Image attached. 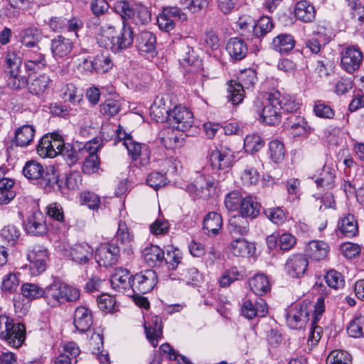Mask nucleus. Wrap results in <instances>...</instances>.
<instances>
[{
    "instance_id": "21",
    "label": "nucleus",
    "mask_w": 364,
    "mask_h": 364,
    "mask_svg": "<svg viewBox=\"0 0 364 364\" xmlns=\"http://www.w3.org/2000/svg\"><path fill=\"white\" fill-rule=\"evenodd\" d=\"M134 39L133 31L129 26L124 23L123 27L119 33L116 31L114 41L112 42L111 49L113 52L117 53L122 50L129 48Z\"/></svg>"
},
{
    "instance_id": "13",
    "label": "nucleus",
    "mask_w": 364,
    "mask_h": 364,
    "mask_svg": "<svg viewBox=\"0 0 364 364\" xmlns=\"http://www.w3.org/2000/svg\"><path fill=\"white\" fill-rule=\"evenodd\" d=\"M309 311L307 305L291 306L286 316L287 325L294 329L302 328L309 319Z\"/></svg>"
},
{
    "instance_id": "5",
    "label": "nucleus",
    "mask_w": 364,
    "mask_h": 364,
    "mask_svg": "<svg viewBox=\"0 0 364 364\" xmlns=\"http://www.w3.org/2000/svg\"><path fill=\"white\" fill-rule=\"evenodd\" d=\"M48 253L47 249L40 245H33L28 247L27 259L32 275L37 276L46 269Z\"/></svg>"
},
{
    "instance_id": "25",
    "label": "nucleus",
    "mask_w": 364,
    "mask_h": 364,
    "mask_svg": "<svg viewBox=\"0 0 364 364\" xmlns=\"http://www.w3.org/2000/svg\"><path fill=\"white\" fill-rule=\"evenodd\" d=\"M231 252L237 257H249L254 254L255 245L244 238L232 240L230 244Z\"/></svg>"
},
{
    "instance_id": "20",
    "label": "nucleus",
    "mask_w": 364,
    "mask_h": 364,
    "mask_svg": "<svg viewBox=\"0 0 364 364\" xmlns=\"http://www.w3.org/2000/svg\"><path fill=\"white\" fill-rule=\"evenodd\" d=\"M43 38L41 31L36 26L23 28L19 33V41L28 49L40 48L39 42Z\"/></svg>"
},
{
    "instance_id": "45",
    "label": "nucleus",
    "mask_w": 364,
    "mask_h": 364,
    "mask_svg": "<svg viewBox=\"0 0 364 364\" xmlns=\"http://www.w3.org/2000/svg\"><path fill=\"white\" fill-rule=\"evenodd\" d=\"M246 277L245 271L243 269H238L233 267L225 270L220 278L219 284L221 287H227L232 282Z\"/></svg>"
},
{
    "instance_id": "52",
    "label": "nucleus",
    "mask_w": 364,
    "mask_h": 364,
    "mask_svg": "<svg viewBox=\"0 0 364 364\" xmlns=\"http://www.w3.org/2000/svg\"><path fill=\"white\" fill-rule=\"evenodd\" d=\"M22 71L6 75V85L11 90H19L28 84V78Z\"/></svg>"
},
{
    "instance_id": "10",
    "label": "nucleus",
    "mask_w": 364,
    "mask_h": 364,
    "mask_svg": "<svg viewBox=\"0 0 364 364\" xmlns=\"http://www.w3.org/2000/svg\"><path fill=\"white\" fill-rule=\"evenodd\" d=\"M157 282L156 272L147 269L134 275L132 280V289L134 292L146 294L150 291Z\"/></svg>"
},
{
    "instance_id": "59",
    "label": "nucleus",
    "mask_w": 364,
    "mask_h": 364,
    "mask_svg": "<svg viewBox=\"0 0 364 364\" xmlns=\"http://www.w3.org/2000/svg\"><path fill=\"white\" fill-rule=\"evenodd\" d=\"M274 27L272 21L267 16H262L255 23L254 36L260 38L269 33Z\"/></svg>"
},
{
    "instance_id": "8",
    "label": "nucleus",
    "mask_w": 364,
    "mask_h": 364,
    "mask_svg": "<svg viewBox=\"0 0 364 364\" xmlns=\"http://www.w3.org/2000/svg\"><path fill=\"white\" fill-rule=\"evenodd\" d=\"M168 121L173 127L181 132H186L193 124V113L186 107L176 106L170 111Z\"/></svg>"
},
{
    "instance_id": "12",
    "label": "nucleus",
    "mask_w": 364,
    "mask_h": 364,
    "mask_svg": "<svg viewBox=\"0 0 364 364\" xmlns=\"http://www.w3.org/2000/svg\"><path fill=\"white\" fill-rule=\"evenodd\" d=\"M119 256V249L114 244H104L97 250L95 259L97 262L105 267L114 264Z\"/></svg>"
},
{
    "instance_id": "37",
    "label": "nucleus",
    "mask_w": 364,
    "mask_h": 364,
    "mask_svg": "<svg viewBox=\"0 0 364 364\" xmlns=\"http://www.w3.org/2000/svg\"><path fill=\"white\" fill-rule=\"evenodd\" d=\"M22 171L24 176L31 181L40 180L45 173L43 165L35 160L27 161Z\"/></svg>"
},
{
    "instance_id": "3",
    "label": "nucleus",
    "mask_w": 364,
    "mask_h": 364,
    "mask_svg": "<svg viewBox=\"0 0 364 364\" xmlns=\"http://www.w3.org/2000/svg\"><path fill=\"white\" fill-rule=\"evenodd\" d=\"M278 95L271 93L264 100L257 99L254 102L255 111L259 114L262 122L269 125H275L282 120V112L278 106Z\"/></svg>"
},
{
    "instance_id": "35",
    "label": "nucleus",
    "mask_w": 364,
    "mask_h": 364,
    "mask_svg": "<svg viewBox=\"0 0 364 364\" xmlns=\"http://www.w3.org/2000/svg\"><path fill=\"white\" fill-rule=\"evenodd\" d=\"M339 232L346 237H353L358 232V228L355 216L348 214L340 219L338 223Z\"/></svg>"
},
{
    "instance_id": "42",
    "label": "nucleus",
    "mask_w": 364,
    "mask_h": 364,
    "mask_svg": "<svg viewBox=\"0 0 364 364\" xmlns=\"http://www.w3.org/2000/svg\"><path fill=\"white\" fill-rule=\"evenodd\" d=\"M260 204L255 201L252 197L247 196L242 198L240 207V213L244 216L255 218L259 213Z\"/></svg>"
},
{
    "instance_id": "7",
    "label": "nucleus",
    "mask_w": 364,
    "mask_h": 364,
    "mask_svg": "<svg viewBox=\"0 0 364 364\" xmlns=\"http://www.w3.org/2000/svg\"><path fill=\"white\" fill-rule=\"evenodd\" d=\"M363 60V53L355 46H347L341 53V67L349 74H353L360 68Z\"/></svg>"
},
{
    "instance_id": "18",
    "label": "nucleus",
    "mask_w": 364,
    "mask_h": 364,
    "mask_svg": "<svg viewBox=\"0 0 364 364\" xmlns=\"http://www.w3.org/2000/svg\"><path fill=\"white\" fill-rule=\"evenodd\" d=\"M308 264V259L304 255H294L287 260L285 269L290 277L298 278L304 275Z\"/></svg>"
},
{
    "instance_id": "4",
    "label": "nucleus",
    "mask_w": 364,
    "mask_h": 364,
    "mask_svg": "<svg viewBox=\"0 0 364 364\" xmlns=\"http://www.w3.org/2000/svg\"><path fill=\"white\" fill-rule=\"evenodd\" d=\"M257 80V74L255 70L252 69L243 70L238 77V81L231 80L228 84L229 100L233 105L240 103L244 97L245 89L252 87Z\"/></svg>"
},
{
    "instance_id": "6",
    "label": "nucleus",
    "mask_w": 364,
    "mask_h": 364,
    "mask_svg": "<svg viewBox=\"0 0 364 364\" xmlns=\"http://www.w3.org/2000/svg\"><path fill=\"white\" fill-rule=\"evenodd\" d=\"M63 146L62 136L57 134H46L37 146V153L42 158H54L62 152Z\"/></svg>"
},
{
    "instance_id": "43",
    "label": "nucleus",
    "mask_w": 364,
    "mask_h": 364,
    "mask_svg": "<svg viewBox=\"0 0 364 364\" xmlns=\"http://www.w3.org/2000/svg\"><path fill=\"white\" fill-rule=\"evenodd\" d=\"M171 110L166 107L164 97H157L151 107V116L156 122H164L168 119V114Z\"/></svg>"
},
{
    "instance_id": "49",
    "label": "nucleus",
    "mask_w": 364,
    "mask_h": 364,
    "mask_svg": "<svg viewBox=\"0 0 364 364\" xmlns=\"http://www.w3.org/2000/svg\"><path fill=\"white\" fill-rule=\"evenodd\" d=\"M21 294L28 301H33L42 298L43 288L34 283H25L21 286Z\"/></svg>"
},
{
    "instance_id": "39",
    "label": "nucleus",
    "mask_w": 364,
    "mask_h": 364,
    "mask_svg": "<svg viewBox=\"0 0 364 364\" xmlns=\"http://www.w3.org/2000/svg\"><path fill=\"white\" fill-rule=\"evenodd\" d=\"M152 323L154 326H147L144 324V330L147 339L154 347H156L162 336L161 320L159 317L154 316Z\"/></svg>"
},
{
    "instance_id": "31",
    "label": "nucleus",
    "mask_w": 364,
    "mask_h": 364,
    "mask_svg": "<svg viewBox=\"0 0 364 364\" xmlns=\"http://www.w3.org/2000/svg\"><path fill=\"white\" fill-rule=\"evenodd\" d=\"M226 50L230 55L235 60H242L247 53V46L245 42L239 38H230L226 45Z\"/></svg>"
},
{
    "instance_id": "1",
    "label": "nucleus",
    "mask_w": 364,
    "mask_h": 364,
    "mask_svg": "<svg viewBox=\"0 0 364 364\" xmlns=\"http://www.w3.org/2000/svg\"><path fill=\"white\" fill-rule=\"evenodd\" d=\"M114 10L120 15L123 23L129 21L136 25H146L151 21V13L140 4L119 1L114 4Z\"/></svg>"
},
{
    "instance_id": "33",
    "label": "nucleus",
    "mask_w": 364,
    "mask_h": 364,
    "mask_svg": "<svg viewBox=\"0 0 364 364\" xmlns=\"http://www.w3.org/2000/svg\"><path fill=\"white\" fill-rule=\"evenodd\" d=\"M294 15L303 22H311L315 18L316 10L309 1H300L295 6Z\"/></svg>"
},
{
    "instance_id": "55",
    "label": "nucleus",
    "mask_w": 364,
    "mask_h": 364,
    "mask_svg": "<svg viewBox=\"0 0 364 364\" xmlns=\"http://www.w3.org/2000/svg\"><path fill=\"white\" fill-rule=\"evenodd\" d=\"M264 145V140L257 134L247 135L244 140V148L250 154L259 151Z\"/></svg>"
},
{
    "instance_id": "60",
    "label": "nucleus",
    "mask_w": 364,
    "mask_h": 364,
    "mask_svg": "<svg viewBox=\"0 0 364 364\" xmlns=\"http://www.w3.org/2000/svg\"><path fill=\"white\" fill-rule=\"evenodd\" d=\"M325 280L329 287L335 289L343 287L345 284L343 275L333 269L326 273Z\"/></svg>"
},
{
    "instance_id": "63",
    "label": "nucleus",
    "mask_w": 364,
    "mask_h": 364,
    "mask_svg": "<svg viewBox=\"0 0 364 364\" xmlns=\"http://www.w3.org/2000/svg\"><path fill=\"white\" fill-rule=\"evenodd\" d=\"M266 217L274 224L282 225L286 220V215L280 208H271L264 210Z\"/></svg>"
},
{
    "instance_id": "36",
    "label": "nucleus",
    "mask_w": 364,
    "mask_h": 364,
    "mask_svg": "<svg viewBox=\"0 0 364 364\" xmlns=\"http://www.w3.org/2000/svg\"><path fill=\"white\" fill-rule=\"evenodd\" d=\"M251 290L258 296H262L270 290V284L267 277L263 274H258L249 280Z\"/></svg>"
},
{
    "instance_id": "17",
    "label": "nucleus",
    "mask_w": 364,
    "mask_h": 364,
    "mask_svg": "<svg viewBox=\"0 0 364 364\" xmlns=\"http://www.w3.org/2000/svg\"><path fill=\"white\" fill-rule=\"evenodd\" d=\"M241 312L248 319H252L255 316L263 317L267 313V304L261 298L256 299L255 302L247 299L242 304Z\"/></svg>"
},
{
    "instance_id": "53",
    "label": "nucleus",
    "mask_w": 364,
    "mask_h": 364,
    "mask_svg": "<svg viewBox=\"0 0 364 364\" xmlns=\"http://www.w3.org/2000/svg\"><path fill=\"white\" fill-rule=\"evenodd\" d=\"M288 124L294 135L301 136L308 132L309 126L307 122L302 117H291L289 118Z\"/></svg>"
},
{
    "instance_id": "24",
    "label": "nucleus",
    "mask_w": 364,
    "mask_h": 364,
    "mask_svg": "<svg viewBox=\"0 0 364 364\" xmlns=\"http://www.w3.org/2000/svg\"><path fill=\"white\" fill-rule=\"evenodd\" d=\"M92 323L91 311L85 306H79L74 314V325L80 332L87 331Z\"/></svg>"
},
{
    "instance_id": "28",
    "label": "nucleus",
    "mask_w": 364,
    "mask_h": 364,
    "mask_svg": "<svg viewBox=\"0 0 364 364\" xmlns=\"http://www.w3.org/2000/svg\"><path fill=\"white\" fill-rule=\"evenodd\" d=\"M306 252L311 259L320 261L328 256L329 246L323 241H311L308 244Z\"/></svg>"
},
{
    "instance_id": "40",
    "label": "nucleus",
    "mask_w": 364,
    "mask_h": 364,
    "mask_svg": "<svg viewBox=\"0 0 364 364\" xmlns=\"http://www.w3.org/2000/svg\"><path fill=\"white\" fill-rule=\"evenodd\" d=\"M156 38L149 31H143L136 41L138 50L141 53H152L156 48Z\"/></svg>"
},
{
    "instance_id": "9",
    "label": "nucleus",
    "mask_w": 364,
    "mask_h": 364,
    "mask_svg": "<svg viewBox=\"0 0 364 364\" xmlns=\"http://www.w3.org/2000/svg\"><path fill=\"white\" fill-rule=\"evenodd\" d=\"M22 55L24 68L28 72H37L47 66L46 55L41 52V48L24 49Z\"/></svg>"
},
{
    "instance_id": "27",
    "label": "nucleus",
    "mask_w": 364,
    "mask_h": 364,
    "mask_svg": "<svg viewBox=\"0 0 364 364\" xmlns=\"http://www.w3.org/2000/svg\"><path fill=\"white\" fill-rule=\"evenodd\" d=\"M142 257L149 266L156 267L164 262V252L157 245H150L143 250Z\"/></svg>"
},
{
    "instance_id": "11",
    "label": "nucleus",
    "mask_w": 364,
    "mask_h": 364,
    "mask_svg": "<svg viewBox=\"0 0 364 364\" xmlns=\"http://www.w3.org/2000/svg\"><path fill=\"white\" fill-rule=\"evenodd\" d=\"M213 186L214 182L210 176L198 174L187 186V191L196 197L207 199L210 196Z\"/></svg>"
},
{
    "instance_id": "38",
    "label": "nucleus",
    "mask_w": 364,
    "mask_h": 364,
    "mask_svg": "<svg viewBox=\"0 0 364 364\" xmlns=\"http://www.w3.org/2000/svg\"><path fill=\"white\" fill-rule=\"evenodd\" d=\"M116 34L115 28L113 26L106 24L100 28V32L97 37L99 45L106 49H111L112 42L114 41Z\"/></svg>"
},
{
    "instance_id": "64",
    "label": "nucleus",
    "mask_w": 364,
    "mask_h": 364,
    "mask_svg": "<svg viewBox=\"0 0 364 364\" xmlns=\"http://www.w3.org/2000/svg\"><path fill=\"white\" fill-rule=\"evenodd\" d=\"M100 168V159L97 154H88L82 165V171L86 174L96 173Z\"/></svg>"
},
{
    "instance_id": "19",
    "label": "nucleus",
    "mask_w": 364,
    "mask_h": 364,
    "mask_svg": "<svg viewBox=\"0 0 364 364\" xmlns=\"http://www.w3.org/2000/svg\"><path fill=\"white\" fill-rule=\"evenodd\" d=\"M73 48V42L62 36H58L51 41V53L56 60L67 58L71 53Z\"/></svg>"
},
{
    "instance_id": "46",
    "label": "nucleus",
    "mask_w": 364,
    "mask_h": 364,
    "mask_svg": "<svg viewBox=\"0 0 364 364\" xmlns=\"http://www.w3.org/2000/svg\"><path fill=\"white\" fill-rule=\"evenodd\" d=\"M5 75L21 72L22 59L14 51H9L5 56Z\"/></svg>"
},
{
    "instance_id": "29",
    "label": "nucleus",
    "mask_w": 364,
    "mask_h": 364,
    "mask_svg": "<svg viewBox=\"0 0 364 364\" xmlns=\"http://www.w3.org/2000/svg\"><path fill=\"white\" fill-rule=\"evenodd\" d=\"M295 46L294 37L288 33H282L274 37L272 42V48L280 53H287Z\"/></svg>"
},
{
    "instance_id": "41",
    "label": "nucleus",
    "mask_w": 364,
    "mask_h": 364,
    "mask_svg": "<svg viewBox=\"0 0 364 364\" xmlns=\"http://www.w3.org/2000/svg\"><path fill=\"white\" fill-rule=\"evenodd\" d=\"M124 146L127 149L128 153L131 156L133 161H136L140 158L141 156H144V164L148 162L149 154L145 153L146 150H142L144 146L134 141L132 137L125 140L124 142Z\"/></svg>"
},
{
    "instance_id": "14",
    "label": "nucleus",
    "mask_w": 364,
    "mask_h": 364,
    "mask_svg": "<svg viewBox=\"0 0 364 364\" xmlns=\"http://www.w3.org/2000/svg\"><path fill=\"white\" fill-rule=\"evenodd\" d=\"M233 155L231 150L225 146L215 148L209 154V161L213 168L225 169L231 166Z\"/></svg>"
},
{
    "instance_id": "47",
    "label": "nucleus",
    "mask_w": 364,
    "mask_h": 364,
    "mask_svg": "<svg viewBox=\"0 0 364 364\" xmlns=\"http://www.w3.org/2000/svg\"><path fill=\"white\" fill-rule=\"evenodd\" d=\"M273 95H278V106L281 109L287 112H296L299 108V103L293 96L289 95H283L279 92H273Z\"/></svg>"
},
{
    "instance_id": "23",
    "label": "nucleus",
    "mask_w": 364,
    "mask_h": 364,
    "mask_svg": "<svg viewBox=\"0 0 364 364\" xmlns=\"http://www.w3.org/2000/svg\"><path fill=\"white\" fill-rule=\"evenodd\" d=\"M43 298L45 302L50 307H57L63 304V292L61 283L53 282L43 289Z\"/></svg>"
},
{
    "instance_id": "34",
    "label": "nucleus",
    "mask_w": 364,
    "mask_h": 364,
    "mask_svg": "<svg viewBox=\"0 0 364 364\" xmlns=\"http://www.w3.org/2000/svg\"><path fill=\"white\" fill-rule=\"evenodd\" d=\"M248 217L238 214L232 216L229 220V230L231 235H247L249 232Z\"/></svg>"
},
{
    "instance_id": "30",
    "label": "nucleus",
    "mask_w": 364,
    "mask_h": 364,
    "mask_svg": "<svg viewBox=\"0 0 364 364\" xmlns=\"http://www.w3.org/2000/svg\"><path fill=\"white\" fill-rule=\"evenodd\" d=\"M110 282L112 287L117 291L132 287L129 272L126 269L117 268L111 277Z\"/></svg>"
},
{
    "instance_id": "22",
    "label": "nucleus",
    "mask_w": 364,
    "mask_h": 364,
    "mask_svg": "<svg viewBox=\"0 0 364 364\" xmlns=\"http://www.w3.org/2000/svg\"><path fill=\"white\" fill-rule=\"evenodd\" d=\"M52 80L46 73H41L31 78L26 85L28 92L36 96H41L50 87Z\"/></svg>"
},
{
    "instance_id": "44",
    "label": "nucleus",
    "mask_w": 364,
    "mask_h": 364,
    "mask_svg": "<svg viewBox=\"0 0 364 364\" xmlns=\"http://www.w3.org/2000/svg\"><path fill=\"white\" fill-rule=\"evenodd\" d=\"M14 181L11 178L0 181V205L9 203L16 196Z\"/></svg>"
},
{
    "instance_id": "51",
    "label": "nucleus",
    "mask_w": 364,
    "mask_h": 364,
    "mask_svg": "<svg viewBox=\"0 0 364 364\" xmlns=\"http://www.w3.org/2000/svg\"><path fill=\"white\" fill-rule=\"evenodd\" d=\"M94 65L96 73H105L112 68L113 62L109 55L101 53L96 55L94 58Z\"/></svg>"
},
{
    "instance_id": "16",
    "label": "nucleus",
    "mask_w": 364,
    "mask_h": 364,
    "mask_svg": "<svg viewBox=\"0 0 364 364\" xmlns=\"http://www.w3.org/2000/svg\"><path fill=\"white\" fill-rule=\"evenodd\" d=\"M24 227L26 231L33 235H42L47 232L44 215L39 211H36L27 217Z\"/></svg>"
},
{
    "instance_id": "50",
    "label": "nucleus",
    "mask_w": 364,
    "mask_h": 364,
    "mask_svg": "<svg viewBox=\"0 0 364 364\" xmlns=\"http://www.w3.org/2000/svg\"><path fill=\"white\" fill-rule=\"evenodd\" d=\"M268 154L274 163H280L284 159L285 149L279 140H272L269 144Z\"/></svg>"
},
{
    "instance_id": "61",
    "label": "nucleus",
    "mask_w": 364,
    "mask_h": 364,
    "mask_svg": "<svg viewBox=\"0 0 364 364\" xmlns=\"http://www.w3.org/2000/svg\"><path fill=\"white\" fill-rule=\"evenodd\" d=\"M0 235L5 242L14 245L20 236V231L16 226L9 225L2 228Z\"/></svg>"
},
{
    "instance_id": "48",
    "label": "nucleus",
    "mask_w": 364,
    "mask_h": 364,
    "mask_svg": "<svg viewBox=\"0 0 364 364\" xmlns=\"http://www.w3.org/2000/svg\"><path fill=\"white\" fill-rule=\"evenodd\" d=\"M40 183L47 192H50L55 187L60 190L62 187V183L60 182L59 176L53 169L50 172L47 171L43 174V177L40 178Z\"/></svg>"
},
{
    "instance_id": "2",
    "label": "nucleus",
    "mask_w": 364,
    "mask_h": 364,
    "mask_svg": "<svg viewBox=\"0 0 364 364\" xmlns=\"http://www.w3.org/2000/svg\"><path fill=\"white\" fill-rule=\"evenodd\" d=\"M0 338L11 347L19 348L26 338V328L23 324L15 323L13 318L0 316Z\"/></svg>"
},
{
    "instance_id": "54",
    "label": "nucleus",
    "mask_w": 364,
    "mask_h": 364,
    "mask_svg": "<svg viewBox=\"0 0 364 364\" xmlns=\"http://www.w3.org/2000/svg\"><path fill=\"white\" fill-rule=\"evenodd\" d=\"M178 60L181 65L184 68L200 64L198 58L195 54L193 49L188 46H186L182 48Z\"/></svg>"
},
{
    "instance_id": "57",
    "label": "nucleus",
    "mask_w": 364,
    "mask_h": 364,
    "mask_svg": "<svg viewBox=\"0 0 364 364\" xmlns=\"http://www.w3.org/2000/svg\"><path fill=\"white\" fill-rule=\"evenodd\" d=\"M121 106L119 100L109 98L100 105V112L103 115L112 117L119 113Z\"/></svg>"
},
{
    "instance_id": "56",
    "label": "nucleus",
    "mask_w": 364,
    "mask_h": 364,
    "mask_svg": "<svg viewBox=\"0 0 364 364\" xmlns=\"http://www.w3.org/2000/svg\"><path fill=\"white\" fill-rule=\"evenodd\" d=\"M347 332L350 337L361 338L364 336V316H358L352 320L348 328Z\"/></svg>"
},
{
    "instance_id": "62",
    "label": "nucleus",
    "mask_w": 364,
    "mask_h": 364,
    "mask_svg": "<svg viewBox=\"0 0 364 364\" xmlns=\"http://www.w3.org/2000/svg\"><path fill=\"white\" fill-rule=\"evenodd\" d=\"M326 364H351L350 355L345 351L333 350L326 358Z\"/></svg>"
},
{
    "instance_id": "32",
    "label": "nucleus",
    "mask_w": 364,
    "mask_h": 364,
    "mask_svg": "<svg viewBox=\"0 0 364 364\" xmlns=\"http://www.w3.org/2000/svg\"><path fill=\"white\" fill-rule=\"evenodd\" d=\"M223 226V219L216 212L209 213L203 220V229L210 236H214L219 233Z\"/></svg>"
},
{
    "instance_id": "58",
    "label": "nucleus",
    "mask_w": 364,
    "mask_h": 364,
    "mask_svg": "<svg viewBox=\"0 0 364 364\" xmlns=\"http://www.w3.org/2000/svg\"><path fill=\"white\" fill-rule=\"evenodd\" d=\"M18 285V274L10 272L3 277L1 288L4 291L12 293L16 290Z\"/></svg>"
},
{
    "instance_id": "26",
    "label": "nucleus",
    "mask_w": 364,
    "mask_h": 364,
    "mask_svg": "<svg viewBox=\"0 0 364 364\" xmlns=\"http://www.w3.org/2000/svg\"><path fill=\"white\" fill-rule=\"evenodd\" d=\"M36 129L32 125L25 124L15 131L14 143L17 146L26 147L33 140Z\"/></svg>"
},
{
    "instance_id": "15",
    "label": "nucleus",
    "mask_w": 364,
    "mask_h": 364,
    "mask_svg": "<svg viewBox=\"0 0 364 364\" xmlns=\"http://www.w3.org/2000/svg\"><path fill=\"white\" fill-rule=\"evenodd\" d=\"M68 257L79 264H87L93 256V248L87 242H77L68 250Z\"/></svg>"
}]
</instances>
